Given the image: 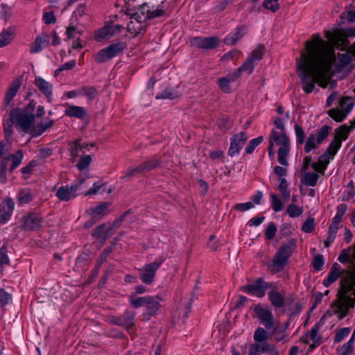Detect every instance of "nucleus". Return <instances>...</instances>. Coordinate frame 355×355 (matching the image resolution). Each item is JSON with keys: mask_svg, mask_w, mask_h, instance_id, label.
Wrapping results in <instances>:
<instances>
[{"mask_svg": "<svg viewBox=\"0 0 355 355\" xmlns=\"http://www.w3.org/2000/svg\"><path fill=\"white\" fill-rule=\"evenodd\" d=\"M325 37L331 46L319 35H313L312 40L305 42V51L297 60V73L306 94L313 91L315 83L322 88L328 86L329 73L336 60L334 48L344 50L347 46L346 35L339 30L327 31Z\"/></svg>", "mask_w": 355, "mask_h": 355, "instance_id": "nucleus-1", "label": "nucleus"}, {"mask_svg": "<svg viewBox=\"0 0 355 355\" xmlns=\"http://www.w3.org/2000/svg\"><path fill=\"white\" fill-rule=\"evenodd\" d=\"M296 248V239H291L288 242L282 243L275 253L272 261L268 264V270L272 273L283 271Z\"/></svg>", "mask_w": 355, "mask_h": 355, "instance_id": "nucleus-2", "label": "nucleus"}, {"mask_svg": "<svg viewBox=\"0 0 355 355\" xmlns=\"http://www.w3.org/2000/svg\"><path fill=\"white\" fill-rule=\"evenodd\" d=\"M272 142V144L279 146L277 150L278 162L282 166H286L288 163L287 157L289 154L291 149L290 139L286 135V132H279L277 130L272 129L269 136V143Z\"/></svg>", "mask_w": 355, "mask_h": 355, "instance_id": "nucleus-3", "label": "nucleus"}, {"mask_svg": "<svg viewBox=\"0 0 355 355\" xmlns=\"http://www.w3.org/2000/svg\"><path fill=\"white\" fill-rule=\"evenodd\" d=\"M34 107L35 104L30 103L25 109L15 108L11 110V120L24 132L30 130L35 121V116L33 113Z\"/></svg>", "mask_w": 355, "mask_h": 355, "instance_id": "nucleus-4", "label": "nucleus"}, {"mask_svg": "<svg viewBox=\"0 0 355 355\" xmlns=\"http://www.w3.org/2000/svg\"><path fill=\"white\" fill-rule=\"evenodd\" d=\"M85 179H78L74 181L70 187L62 186L56 191V197L61 201L67 202L78 196V192L85 188Z\"/></svg>", "mask_w": 355, "mask_h": 355, "instance_id": "nucleus-5", "label": "nucleus"}, {"mask_svg": "<svg viewBox=\"0 0 355 355\" xmlns=\"http://www.w3.org/2000/svg\"><path fill=\"white\" fill-rule=\"evenodd\" d=\"M273 288V283L267 282L263 278L259 277L253 283L243 286L241 290L247 294L263 297L267 289Z\"/></svg>", "mask_w": 355, "mask_h": 355, "instance_id": "nucleus-6", "label": "nucleus"}, {"mask_svg": "<svg viewBox=\"0 0 355 355\" xmlns=\"http://www.w3.org/2000/svg\"><path fill=\"white\" fill-rule=\"evenodd\" d=\"M164 261V258L159 257L153 262L144 265L139 268V277L142 282L146 284H151L155 279L157 270Z\"/></svg>", "mask_w": 355, "mask_h": 355, "instance_id": "nucleus-7", "label": "nucleus"}, {"mask_svg": "<svg viewBox=\"0 0 355 355\" xmlns=\"http://www.w3.org/2000/svg\"><path fill=\"white\" fill-rule=\"evenodd\" d=\"M338 297L336 302L337 306L336 313L339 314V319L342 320L348 314L349 309L354 307L355 296L352 297L349 295L348 293L344 295L343 291L339 290Z\"/></svg>", "mask_w": 355, "mask_h": 355, "instance_id": "nucleus-8", "label": "nucleus"}, {"mask_svg": "<svg viewBox=\"0 0 355 355\" xmlns=\"http://www.w3.org/2000/svg\"><path fill=\"white\" fill-rule=\"evenodd\" d=\"M136 312L130 309L125 310L120 316H112L110 322L130 331L135 327Z\"/></svg>", "mask_w": 355, "mask_h": 355, "instance_id": "nucleus-9", "label": "nucleus"}, {"mask_svg": "<svg viewBox=\"0 0 355 355\" xmlns=\"http://www.w3.org/2000/svg\"><path fill=\"white\" fill-rule=\"evenodd\" d=\"M254 311L256 313L257 318L266 329H270L273 327L275 324L274 316L270 310L260 304H257L254 306Z\"/></svg>", "mask_w": 355, "mask_h": 355, "instance_id": "nucleus-10", "label": "nucleus"}, {"mask_svg": "<svg viewBox=\"0 0 355 355\" xmlns=\"http://www.w3.org/2000/svg\"><path fill=\"white\" fill-rule=\"evenodd\" d=\"M248 138L249 137L245 132H241L233 135L230 138V146L228 150V155L234 157L238 155Z\"/></svg>", "mask_w": 355, "mask_h": 355, "instance_id": "nucleus-11", "label": "nucleus"}, {"mask_svg": "<svg viewBox=\"0 0 355 355\" xmlns=\"http://www.w3.org/2000/svg\"><path fill=\"white\" fill-rule=\"evenodd\" d=\"M219 40L216 37H194L190 40V45L205 50H211L218 46Z\"/></svg>", "mask_w": 355, "mask_h": 355, "instance_id": "nucleus-12", "label": "nucleus"}, {"mask_svg": "<svg viewBox=\"0 0 355 355\" xmlns=\"http://www.w3.org/2000/svg\"><path fill=\"white\" fill-rule=\"evenodd\" d=\"M347 275L340 281V289L344 295L352 292V295L355 296V265L352 266L350 272L345 271Z\"/></svg>", "mask_w": 355, "mask_h": 355, "instance_id": "nucleus-13", "label": "nucleus"}, {"mask_svg": "<svg viewBox=\"0 0 355 355\" xmlns=\"http://www.w3.org/2000/svg\"><path fill=\"white\" fill-rule=\"evenodd\" d=\"M14 208H15V202L10 198H6L0 204V223L1 224H2V225L5 224L10 220V218L12 214Z\"/></svg>", "mask_w": 355, "mask_h": 355, "instance_id": "nucleus-14", "label": "nucleus"}, {"mask_svg": "<svg viewBox=\"0 0 355 355\" xmlns=\"http://www.w3.org/2000/svg\"><path fill=\"white\" fill-rule=\"evenodd\" d=\"M42 219L38 215L31 214L22 218V226L26 230H35L40 227Z\"/></svg>", "mask_w": 355, "mask_h": 355, "instance_id": "nucleus-15", "label": "nucleus"}, {"mask_svg": "<svg viewBox=\"0 0 355 355\" xmlns=\"http://www.w3.org/2000/svg\"><path fill=\"white\" fill-rule=\"evenodd\" d=\"M268 293V300L275 308H282L285 304V292H279L274 284V288Z\"/></svg>", "mask_w": 355, "mask_h": 355, "instance_id": "nucleus-16", "label": "nucleus"}, {"mask_svg": "<svg viewBox=\"0 0 355 355\" xmlns=\"http://www.w3.org/2000/svg\"><path fill=\"white\" fill-rule=\"evenodd\" d=\"M35 86L46 97L49 102L51 101L53 85L41 77H36L34 81Z\"/></svg>", "mask_w": 355, "mask_h": 355, "instance_id": "nucleus-17", "label": "nucleus"}, {"mask_svg": "<svg viewBox=\"0 0 355 355\" xmlns=\"http://www.w3.org/2000/svg\"><path fill=\"white\" fill-rule=\"evenodd\" d=\"M345 270H342L340 266L338 263H334L328 274L327 279L323 280V285L329 287L331 284L334 283L343 275Z\"/></svg>", "mask_w": 355, "mask_h": 355, "instance_id": "nucleus-18", "label": "nucleus"}, {"mask_svg": "<svg viewBox=\"0 0 355 355\" xmlns=\"http://www.w3.org/2000/svg\"><path fill=\"white\" fill-rule=\"evenodd\" d=\"M64 106L67 107L64 110V115L68 117L83 119L86 114V110L83 107L71 105L67 103Z\"/></svg>", "mask_w": 355, "mask_h": 355, "instance_id": "nucleus-19", "label": "nucleus"}, {"mask_svg": "<svg viewBox=\"0 0 355 355\" xmlns=\"http://www.w3.org/2000/svg\"><path fill=\"white\" fill-rule=\"evenodd\" d=\"M148 300L146 304V314L148 316H152L155 315L159 309L161 298L158 295L154 297L148 296Z\"/></svg>", "mask_w": 355, "mask_h": 355, "instance_id": "nucleus-20", "label": "nucleus"}, {"mask_svg": "<svg viewBox=\"0 0 355 355\" xmlns=\"http://www.w3.org/2000/svg\"><path fill=\"white\" fill-rule=\"evenodd\" d=\"M55 123L53 119H48L46 122H40L30 130L33 137H39L49 128H51Z\"/></svg>", "mask_w": 355, "mask_h": 355, "instance_id": "nucleus-21", "label": "nucleus"}, {"mask_svg": "<svg viewBox=\"0 0 355 355\" xmlns=\"http://www.w3.org/2000/svg\"><path fill=\"white\" fill-rule=\"evenodd\" d=\"M20 85L21 81L19 78L14 80L11 83L4 98V102L6 105H8L15 96Z\"/></svg>", "mask_w": 355, "mask_h": 355, "instance_id": "nucleus-22", "label": "nucleus"}, {"mask_svg": "<svg viewBox=\"0 0 355 355\" xmlns=\"http://www.w3.org/2000/svg\"><path fill=\"white\" fill-rule=\"evenodd\" d=\"M49 42V40L48 35H43L42 36H37L35 42L31 46V53H36L41 51L43 47L45 46Z\"/></svg>", "mask_w": 355, "mask_h": 355, "instance_id": "nucleus-23", "label": "nucleus"}, {"mask_svg": "<svg viewBox=\"0 0 355 355\" xmlns=\"http://www.w3.org/2000/svg\"><path fill=\"white\" fill-rule=\"evenodd\" d=\"M150 12V9L149 5L148 3H143L138 9V11L132 15V19L145 21L146 19H150L148 18Z\"/></svg>", "mask_w": 355, "mask_h": 355, "instance_id": "nucleus-24", "label": "nucleus"}, {"mask_svg": "<svg viewBox=\"0 0 355 355\" xmlns=\"http://www.w3.org/2000/svg\"><path fill=\"white\" fill-rule=\"evenodd\" d=\"M269 345L268 342H255L250 346L248 355H261L260 353H266Z\"/></svg>", "mask_w": 355, "mask_h": 355, "instance_id": "nucleus-25", "label": "nucleus"}, {"mask_svg": "<svg viewBox=\"0 0 355 355\" xmlns=\"http://www.w3.org/2000/svg\"><path fill=\"white\" fill-rule=\"evenodd\" d=\"M352 60V55L346 52L339 53L337 57V61L335 64L338 71H341L346 66H347Z\"/></svg>", "mask_w": 355, "mask_h": 355, "instance_id": "nucleus-26", "label": "nucleus"}, {"mask_svg": "<svg viewBox=\"0 0 355 355\" xmlns=\"http://www.w3.org/2000/svg\"><path fill=\"white\" fill-rule=\"evenodd\" d=\"M244 28L243 26L237 27L234 32L230 33L226 36L224 42L227 45L235 44L236 42L243 37V35L241 33V31Z\"/></svg>", "mask_w": 355, "mask_h": 355, "instance_id": "nucleus-27", "label": "nucleus"}, {"mask_svg": "<svg viewBox=\"0 0 355 355\" xmlns=\"http://www.w3.org/2000/svg\"><path fill=\"white\" fill-rule=\"evenodd\" d=\"M142 22L143 21L132 19V21L128 24V31L133 37H136L141 34L144 31V25L142 24Z\"/></svg>", "mask_w": 355, "mask_h": 355, "instance_id": "nucleus-28", "label": "nucleus"}, {"mask_svg": "<svg viewBox=\"0 0 355 355\" xmlns=\"http://www.w3.org/2000/svg\"><path fill=\"white\" fill-rule=\"evenodd\" d=\"M114 35L112 28L110 26H104L97 30L94 33V39L101 42L103 40L108 39Z\"/></svg>", "mask_w": 355, "mask_h": 355, "instance_id": "nucleus-29", "label": "nucleus"}, {"mask_svg": "<svg viewBox=\"0 0 355 355\" xmlns=\"http://www.w3.org/2000/svg\"><path fill=\"white\" fill-rule=\"evenodd\" d=\"M318 332L319 328L317 326H314L306 336L307 338L313 341V344L310 345L311 349L319 346L321 343V336L319 335Z\"/></svg>", "mask_w": 355, "mask_h": 355, "instance_id": "nucleus-30", "label": "nucleus"}, {"mask_svg": "<svg viewBox=\"0 0 355 355\" xmlns=\"http://www.w3.org/2000/svg\"><path fill=\"white\" fill-rule=\"evenodd\" d=\"M126 47V44L123 42H118L113 43L105 47L108 51L111 58H114L121 52H122Z\"/></svg>", "mask_w": 355, "mask_h": 355, "instance_id": "nucleus-31", "label": "nucleus"}, {"mask_svg": "<svg viewBox=\"0 0 355 355\" xmlns=\"http://www.w3.org/2000/svg\"><path fill=\"white\" fill-rule=\"evenodd\" d=\"M110 207L108 202H103L90 209L91 216L98 220L105 214L107 209Z\"/></svg>", "mask_w": 355, "mask_h": 355, "instance_id": "nucleus-32", "label": "nucleus"}, {"mask_svg": "<svg viewBox=\"0 0 355 355\" xmlns=\"http://www.w3.org/2000/svg\"><path fill=\"white\" fill-rule=\"evenodd\" d=\"M92 236L96 239H101V243H104L108 238L106 232V224L103 223L96 227L93 230Z\"/></svg>", "mask_w": 355, "mask_h": 355, "instance_id": "nucleus-33", "label": "nucleus"}, {"mask_svg": "<svg viewBox=\"0 0 355 355\" xmlns=\"http://www.w3.org/2000/svg\"><path fill=\"white\" fill-rule=\"evenodd\" d=\"M302 182L306 186L314 187L319 179V175L314 172H304Z\"/></svg>", "mask_w": 355, "mask_h": 355, "instance_id": "nucleus-34", "label": "nucleus"}, {"mask_svg": "<svg viewBox=\"0 0 355 355\" xmlns=\"http://www.w3.org/2000/svg\"><path fill=\"white\" fill-rule=\"evenodd\" d=\"M33 194L32 191L28 188L22 189L18 193L17 200L19 204H26L32 201Z\"/></svg>", "mask_w": 355, "mask_h": 355, "instance_id": "nucleus-35", "label": "nucleus"}, {"mask_svg": "<svg viewBox=\"0 0 355 355\" xmlns=\"http://www.w3.org/2000/svg\"><path fill=\"white\" fill-rule=\"evenodd\" d=\"M14 37V32L11 28L5 29L0 33V48L9 44Z\"/></svg>", "mask_w": 355, "mask_h": 355, "instance_id": "nucleus-36", "label": "nucleus"}, {"mask_svg": "<svg viewBox=\"0 0 355 355\" xmlns=\"http://www.w3.org/2000/svg\"><path fill=\"white\" fill-rule=\"evenodd\" d=\"M352 129V128H349L347 125H343L338 128L336 130V134L334 135V139L336 141H340L342 143L343 141L346 140L348 137V135Z\"/></svg>", "mask_w": 355, "mask_h": 355, "instance_id": "nucleus-37", "label": "nucleus"}, {"mask_svg": "<svg viewBox=\"0 0 355 355\" xmlns=\"http://www.w3.org/2000/svg\"><path fill=\"white\" fill-rule=\"evenodd\" d=\"M264 53V46L262 44H259L255 49H254L252 51L251 55L249 56L248 58L255 64H257L263 58Z\"/></svg>", "mask_w": 355, "mask_h": 355, "instance_id": "nucleus-38", "label": "nucleus"}, {"mask_svg": "<svg viewBox=\"0 0 355 355\" xmlns=\"http://www.w3.org/2000/svg\"><path fill=\"white\" fill-rule=\"evenodd\" d=\"M339 105L343 112L349 114L354 105V101L351 96H344L340 100Z\"/></svg>", "mask_w": 355, "mask_h": 355, "instance_id": "nucleus-39", "label": "nucleus"}, {"mask_svg": "<svg viewBox=\"0 0 355 355\" xmlns=\"http://www.w3.org/2000/svg\"><path fill=\"white\" fill-rule=\"evenodd\" d=\"M79 95L86 96L89 99H94L98 94L96 89L93 86H84L78 90Z\"/></svg>", "mask_w": 355, "mask_h": 355, "instance_id": "nucleus-40", "label": "nucleus"}, {"mask_svg": "<svg viewBox=\"0 0 355 355\" xmlns=\"http://www.w3.org/2000/svg\"><path fill=\"white\" fill-rule=\"evenodd\" d=\"M179 96V94L177 91L166 88L162 92L158 94L156 96L157 99H175Z\"/></svg>", "mask_w": 355, "mask_h": 355, "instance_id": "nucleus-41", "label": "nucleus"}, {"mask_svg": "<svg viewBox=\"0 0 355 355\" xmlns=\"http://www.w3.org/2000/svg\"><path fill=\"white\" fill-rule=\"evenodd\" d=\"M255 64L252 62L249 58H248L238 69V73L241 74L242 73H247L248 74H251L255 67Z\"/></svg>", "mask_w": 355, "mask_h": 355, "instance_id": "nucleus-42", "label": "nucleus"}, {"mask_svg": "<svg viewBox=\"0 0 355 355\" xmlns=\"http://www.w3.org/2000/svg\"><path fill=\"white\" fill-rule=\"evenodd\" d=\"M266 329V328L264 329L263 327H258L255 330L253 336V338L255 342H267L268 334Z\"/></svg>", "mask_w": 355, "mask_h": 355, "instance_id": "nucleus-43", "label": "nucleus"}, {"mask_svg": "<svg viewBox=\"0 0 355 355\" xmlns=\"http://www.w3.org/2000/svg\"><path fill=\"white\" fill-rule=\"evenodd\" d=\"M354 333L349 341L345 343L338 351V355H349L354 350Z\"/></svg>", "mask_w": 355, "mask_h": 355, "instance_id": "nucleus-44", "label": "nucleus"}, {"mask_svg": "<svg viewBox=\"0 0 355 355\" xmlns=\"http://www.w3.org/2000/svg\"><path fill=\"white\" fill-rule=\"evenodd\" d=\"M328 114L336 121L341 122L347 117L348 114L343 112L341 110L332 108L328 111Z\"/></svg>", "mask_w": 355, "mask_h": 355, "instance_id": "nucleus-45", "label": "nucleus"}, {"mask_svg": "<svg viewBox=\"0 0 355 355\" xmlns=\"http://www.w3.org/2000/svg\"><path fill=\"white\" fill-rule=\"evenodd\" d=\"M286 213L291 218H297L302 214L303 208L291 203L288 206Z\"/></svg>", "mask_w": 355, "mask_h": 355, "instance_id": "nucleus-46", "label": "nucleus"}, {"mask_svg": "<svg viewBox=\"0 0 355 355\" xmlns=\"http://www.w3.org/2000/svg\"><path fill=\"white\" fill-rule=\"evenodd\" d=\"M23 159V154L21 150H18L16 153L10 156L12 161L11 166H10L9 171L12 172L21 162Z\"/></svg>", "mask_w": 355, "mask_h": 355, "instance_id": "nucleus-47", "label": "nucleus"}, {"mask_svg": "<svg viewBox=\"0 0 355 355\" xmlns=\"http://www.w3.org/2000/svg\"><path fill=\"white\" fill-rule=\"evenodd\" d=\"M145 172L153 170L161 164V161L157 158H152L141 163Z\"/></svg>", "mask_w": 355, "mask_h": 355, "instance_id": "nucleus-48", "label": "nucleus"}, {"mask_svg": "<svg viewBox=\"0 0 355 355\" xmlns=\"http://www.w3.org/2000/svg\"><path fill=\"white\" fill-rule=\"evenodd\" d=\"M263 141V137L259 136L257 138L252 139L250 141L245 148L246 154H251L254 149Z\"/></svg>", "mask_w": 355, "mask_h": 355, "instance_id": "nucleus-49", "label": "nucleus"}, {"mask_svg": "<svg viewBox=\"0 0 355 355\" xmlns=\"http://www.w3.org/2000/svg\"><path fill=\"white\" fill-rule=\"evenodd\" d=\"M331 129V128L328 125H323L320 130H318V135L316 136V143L318 144H321L328 137Z\"/></svg>", "mask_w": 355, "mask_h": 355, "instance_id": "nucleus-50", "label": "nucleus"}, {"mask_svg": "<svg viewBox=\"0 0 355 355\" xmlns=\"http://www.w3.org/2000/svg\"><path fill=\"white\" fill-rule=\"evenodd\" d=\"M128 214V211H126L125 212L123 215H121L119 218H118L117 219H116L107 229H106V232H107V236H109L110 235L112 234L113 232L116 230L118 229L120 225H121V223L122 222V220H123V218H125V216Z\"/></svg>", "mask_w": 355, "mask_h": 355, "instance_id": "nucleus-51", "label": "nucleus"}, {"mask_svg": "<svg viewBox=\"0 0 355 355\" xmlns=\"http://www.w3.org/2000/svg\"><path fill=\"white\" fill-rule=\"evenodd\" d=\"M95 61L97 63H103L107 62L109 60H111V57L107 51V49L104 48L100 50L95 55H94Z\"/></svg>", "mask_w": 355, "mask_h": 355, "instance_id": "nucleus-52", "label": "nucleus"}, {"mask_svg": "<svg viewBox=\"0 0 355 355\" xmlns=\"http://www.w3.org/2000/svg\"><path fill=\"white\" fill-rule=\"evenodd\" d=\"M294 130L296 137L297 145H302L304 142L305 133L302 128L298 124H295Z\"/></svg>", "mask_w": 355, "mask_h": 355, "instance_id": "nucleus-53", "label": "nucleus"}, {"mask_svg": "<svg viewBox=\"0 0 355 355\" xmlns=\"http://www.w3.org/2000/svg\"><path fill=\"white\" fill-rule=\"evenodd\" d=\"M148 300L147 297H135L131 296L129 299L130 304L135 308L137 309L142 306H146V301Z\"/></svg>", "mask_w": 355, "mask_h": 355, "instance_id": "nucleus-54", "label": "nucleus"}, {"mask_svg": "<svg viewBox=\"0 0 355 355\" xmlns=\"http://www.w3.org/2000/svg\"><path fill=\"white\" fill-rule=\"evenodd\" d=\"M341 144H342L340 141H336L335 139H333V141L331 142L327 149L326 150L325 153H327L328 155H330L331 157H333L341 147Z\"/></svg>", "mask_w": 355, "mask_h": 355, "instance_id": "nucleus-55", "label": "nucleus"}, {"mask_svg": "<svg viewBox=\"0 0 355 355\" xmlns=\"http://www.w3.org/2000/svg\"><path fill=\"white\" fill-rule=\"evenodd\" d=\"M272 200V208L275 212L282 211L284 208L283 202L274 193L270 194Z\"/></svg>", "mask_w": 355, "mask_h": 355, "instance_id": "nucleus-56", "label": "nucleus"}, {"mask_svg": "<svg viewBox=\"0 0 355 355\" xmlns=\"http://www.w3.org/2000/svg\"><path fill=\"white\" fill-rule=\"evenodd\" d=\"M279 0H264L263 6L265 9L270 10L272 12H275L279 9Z\"/></svg>", "mask_w": 355, "mask_h": 355, "instance_id": "nucleus-57", "label": "nucleus"}, {"mask_svg": "<svg viewBox=\"0 0 355 355\" xmlns=\"http://www.w3.org/2000/svg\"><path fill=\"white\" fill-rule=\"evenodd\" d=\"M350 333V328L344 327L339 329L334 337V343H338L341 342L345 338L349 336Z\"/></svg>", "mask_w": 355, "mask_h": 355, "instance_id": "nucleus-58", "label": "nucleus"}, {"mask_svg": "<svg viewBox=\"0 0 355 355\" xmlns=\"http://www.w3.org/2000/svg\"><path fill=\"white\" fill-rule=\"evenodd\" d=\"M148 18L150 19L157 18L162 17L166 14V8L163 6V3L162 4L159 5L158 7L153 10H150V12L149 13Z\"/></svg>", "mask_w": 355, "mask_h": 355, "instance_id": "nucleus-59", "label": "nucleus"}, {"mask_svg": "<svg viewBox=\"0 0 355 355\" xmlns=\"http://www.w3.org/2000/svg\"><path fill=\"white\" fill-rule=\"evenodd\" d=\"M315 229V220L310 217L305 220L302 225V230L306 233L312 232Z\"/></svg>", "mask_w": 355, "mask_h": 355, "instance_id": "nucleus-60", "label": "nucleus"}, {"mask_svg": "<svg viewBox=\"0 0 355 355\" xmlns=\"http://www.w3.org/2000/svg\"><path fill=\"white\" fill-rule=\"evenodd\" d=\"M316 143V135L315 134H311L305 144L304 151L305 153H309L312 149L315 147Z\"/></svg>", "mask_w": 355, "mask_h": 355, "instance_id": "nucleus-61", "label": "nucleus"}, {"mask_svg": "<svg viewBox=\"0 0 355 355\" xmlns=\"http://www.w3.org/2000/svg\"><path fill=\"white\" fill-rule=\"evenodd\" d=\"M113 249H114V245L108 246L101 253L99 258H98V267L106 261L107 257L113 251Z\"/></svg>", "mask_w": 355, "mask_h": 355, "instance_id": "nucleus-62", "label": "nucleus"}, {"mask_svg": "<svg viewBox=\"0 0 355 355\" xmlns=\"http://www.w3.org/2000/svg\"><path fill=\"white\" fill-rule=\"evenodd\" d=\"M80 141V139L76 140L70 146V153L73 158L78 157L79 151L82 150V144Z\"/></svg>", "mask_w": 355, "mask_h": 355, "instance_id": "nucleus-63", "label": "nucleus"}, {"mask_svg": "<svg viewBox=\"0 0 355 355\" xmlns=\"http://www.w3.org/2000/svg\"><path fill=\"white\" fill-rule=\"evenodd\" d=\"M91 162L92 157L89 155H86L80 158V162L76 166L79 170H83L90 164Z\"/></svg>", "mask_w": 355, "mask_h": 355, "instance_id": "nucleus-64", "label": "nucleus"}]
</instances>
